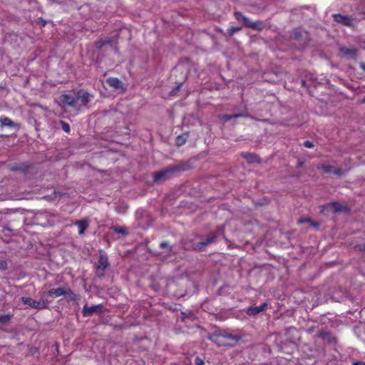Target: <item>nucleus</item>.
I'll return each instance as SVG.
<instances>
[{"instance_id":"nucleus-1","label":"nucleus","mask_w":365,"mask_h":365,"mask_svg":"<svg viewBox=\"0 0 365 365\" xmlns=\"http://www.w3.org/2000/svg\"><path fill=\"white\" fill-rule=\"evenodd\" d=\"M331 16L334 21L347 27L353 26V21L355 20L351 16L341 14H333Z\"/></svg>"},{"instance_id":"nucleus-2","label":"nucleus","mask_w":365,"mask_h":365,"mask_svg":"<svg viewBox=\"0 0 365 365\" xmlns=\"http://www.w3.org/2000/svg\"><path fill=\"white\" fill-rule=\"evenodd\" d=\"M21 299L24 304L34 309H42L47 307L46 302L44 299L36 301L29 297H21Z\"/></svg>"},{"instance_id":"nucleus-3","label":"nucleus","mask_w":365,"mask_h":365,"mask_svg":"<svg viewBox=\"0 0 365 365\" xmlns=\"http://www.w3.org/2000/svg\"><path fill=\"white\" fill-rule=\"evenodd\" d=\"M293 38L304 44L309 40V34L302 28H297L293 31Z\"/></svg>"},{"instance_id":"nucleus-4","label":"nucleus","mask_w":365,"mask_h":365,"mask_svg":"<svg viewBox=\"0 0 365 365\" xmlns=\"http://www.w3.org/2000/svg\"><path fill=\"white\" fill-rule=\"evenodd\" d=\"M210 339L214 342L217 343L220 346H225L231 344L230 343L225 342V339H231L232 341H236V338L232 335L228 334H221V335H215L210 337Z\"/></svg>"},{"instance_id":"nucleus-5","label":"nucleus","mask_w":365,"mask_h":365,"mask_svg":"<svg viewBox=\"0 0 365 365\" xmlns=\"http://www.w3.org/2000/svg\"><path fill=\"white\" fill-rule=\"evenodd\" d=\"M59 99L64 106L70 107H76L77 106L76 96L70 94H63L60 96Z\"/></svg>"},{"instance_id":"nucleus-6","label":"nucleus","mask_w":365,"mask_h":365,"mask_svg":"<svg viewBox=\"0 0 365 365\" xmlns=\"http://www.w3.org/2000/svg\"><path fill=\"white\" fill-rule=\"evenodd\" d=\"M89 97V93L83 89L78 91L76 93L77 101L79 100L81 101V105L83 106H87V104L90 101Z\"/></svg>"},{"instance_id":"nucleus-7","label":"nucleus","mask_w":365,"mask_h":365,"mask_svg":"<svg viewBox=\"0 0 365 365\" xmlns=\"http://www.w3.org/2000/svg\"><path fill=\"white\" fill-rule=\"evenodd\" d=\"M102 309V306L98 305H93L91 307L84 306L83 309V315L84 317H90L94 313L96 312H101Z\"/></svg>"},{"instance_id":"nucleus-8","label":"nucleus","mask_w":365,"mask_h":365,"mask_svg":"<svg viewBox=\"0 0 365 365\" xmlns=\"http://www.w3.org/2000/svg\"><path fill=\"white\" fill-rule=\"evenodd\" d=\"M106 82L110 87L115 90L121 89L124 91L123 82L117 78L109 77L106 79Z\"/></svg>"},{"instance_id":"nucleus-9","label":"nucleus","mask_w":365,"mask_h":365,"mask_svg":"<svg viewBox=\"0 0 365 365\" xmlns=\"http://www.w3.org/2000/svg\"><path fill=\"white\" fill-rule=\"evenodd\" d=\"M268 306V304L267 302L263 303L259 307H250L247 309V314L250 316H254L256 315L263 311H264Z\"/></svg>"},{"instance_id":"nucleus-10","label":"nucleus","mask_w":365,"mask_h":365,"mask_svg":"<svg viewBox=\"0 0 365 365\" xmlns=\"http://www.w3.org/2000/svg\"><path fill=\"white\" fill-rule=\"evenodd\" d=\"M246 27L252 29V30L261 31L265 28V24L262 21H252L249 19Z\"/></svg>"},{"instance_id":"nucleus-11","label":"nucleus","mask_w":365,"mask_h":365,"mask_svg":"<svg viewBox=\"0 0 365 365\" xmlns=\"http://www.w3.org/2000/svg\"><path fill=\"white\" fill-rule=\"evenodd\" d=\"M326 207L328 210H330L333 212H343L346 210V207L343 206L339 202L329 203L327 205Z\"/></svg>"},{"instance_id":"nucleus-12","label":"nucleus","mask_w":365,"mask_h":365,"mask_svg":"<svg viewBox=\"0 0 365 365\" xmlns=\"http://www.w3.org/2000/svg\"><path fill=\"white\" fill-rule=\"evenodd\" d=\"M215 239V235H211L205 240H202V241L200 242L199 243L196 244L195 246L194 247V248L195 250H202L205 248V247H206L209 244L214 242Z\"/></svg>"},{"instance_id":"nucleus-13","label":"nucleus","mask_w":365,"mask_h":365,"mask_svg":"<svg viewBox=\"0 0 365 365\" xmlns=\"http://www.w3.org/2000/svg\"><path fill=\"white\" fill-rule=\"evenodd\" d=\"M0 124L1 126H7L9 128H19V125L18 123H14L12 121L9 117L6 116H1L0 118Z\"/></svg>"},{"instance_id":"nucleus-14","label":"nucleus","mask_w":365,"mask_h":365,"mask_svg":"<svg viewBox=\"0 0 365 365\" xmlns=\"http://www.w3.org/2000/svg\"><path fill=\"white\" fill-rule=\"evenodd\" d=\"M65 289H66L62 288V287L51 289L50 290L48 291L47 295L48 297H51L53 298L63 296L65 294Z\"/></svg>"},{"instance_id":"nucleus-15","label":"nucleus","mask_w":365,"mask_h":365,"mask_svg":"<svg viewBox=\"0 0 365 365\" xmlns=\"http://www.w3.org/2000/svg\"><path fill=\"white\" fill-rule=\"evenodd\" d=\"M75 225H77V227H78V234L79 235H83L84 231H85V230L88 226V222L87 220H83L76 221L75 222Z\"/></svg>"},{"instance_id":"nucleus-16","label":"nucleus","mask_w":365,"mask_h":365,"mask_svg":"<svg viewBox=\"0 0 365 365\" xmlns=\"http://www.w3.org/2000/svg\"><path fill=\"white\" fill-rule=\"evenodd\" d=\"M170 170H163L154 174V181L159 182L161 180H165L168 178L170 174Z\"/></svg>"},{"instance_id":"nucleus-17","label":"nucleus","mask_w":365,"mask_h":365,"mask_svg":"<svg viewBox=\"0 0 365 365\" xmlns=\"http://www.w3.org/2000/svg\"><path fill=\"white\" fill-rule=\"evenodd\" d=\"M66 299L68 301H76L79 299L78 295L74 294L71 289H65L64 295Z\"/></svg>"},{"instance_id":"nucleus-18","label":"nucleus","mask_w":365,"mask_h":365,"mask_svg":"<svg viewBox=\"0 0 365 365\" xmlns=\"http://www.w3.org/2000/svg\"><path fill=\"white\" fill-rule=\"evenodd\" d=\"M323 169L325 173H334L338 175H341L343 174V172L341 170L336 169L332 166L324 165V166H323Z\"/></svg>"},{"instance_id":"nucleus-19","label":"nucleus","mask_w":365,"mask_h":365,"mask_svg":"<svg viewBox=\"0 0 365 365\" xmlns=\"http://www.w3.org/2000/svg\"><path fill=\"white\" fill-rule=\"evenodd\" d=\"M234 16L237 21H242L245 26H247L248 21L250 19L245 16H244L242 13H241L240 11H235Z\"/></svg>"},{"instance_id":"nucleus-20","label":"nucleus","mask_w":365,"mask_h":365,"mask_svg":"<svg viewBox=\"0 0 365 365\" xmlns=\"http://www.w3.org/2000/svg\"><path fill=\"white\" fill-rule=\"evenodd\" d=\"M108 259L106 256L101 255L99 258V265L98 267V269H101L102 271H104L105 269L108 267Z\"/></svg>"},{"instance_id":"nucleus-21","label":"nucleus","mask_w":365,"mask_h":365,"mask_svg":"<svg viewBox=\"0 0 365 365\" xmlns=\"http://www.w3.org/2000/svg\"><path fill=\"white\" fill-rule=\"evenodd\" d=\"M245 116L246 115L242 113H237V114H234V115L225 114V115H221L220 119L224 121H229V120H232V118H237L245 117Z\"/></svg>"},{"instance_id":"nucleus-22","label":"nucleus","mask_w":365,"mask_h":365,"mask_svg":"<svg viewBox=\"0 0 365 365\" xmlns=\"http://www.w3.org/2000/svg\"><path fill=\"white\" fill-rule=\"evenodd\" d=\"M241 157L244 158L245 160H259L258 156L256 155L248 153V152H243L240 154Z\"/></svg>"},{"instance_id":"nucleus-23","label":"nucleus","mask_w":365,"mask_h":365,"mask_svg":"<svg viewBox=\"0 0 365 365\" xmlns=\"http://www.w3.org/2000/svg\"><path fill=\"white\" fill-rule=\"evenodd\" d=\"M341 52L349 56H355L356 55V50L354 48H342L341 49Z\"/></svg>"},{"instance_id":"nucleus-24","label":"nucleus","mask_w":365,"mask_h":365,"mask_svg":"<svg viewBox=\"0 0 365 365\" xmlns=\"http://www.w3.org/2000/svg\"><path fill=\"white\" fill-rule=\"evenodd\" d=\"M111 43V40L110 39H108V40H103V39H99L98 40L96 43H95V47L98 49H101V48H103L105 45H107V44H110Z\"/></svg>"},{"instance_id":"nucleus-25","label":"nucleus","mask_w":365,"mask_h":365,"mask_svg":"<svg viewBox=\"0 0 365 365\" xmlns=\"http://www.w3.org/2000/svg\"><path fill=\"white\" fill-rule=\"evenodd\" d=\"M186 138L184 136V135H178L177 138H176V140H175V144L178 146V147H180L182 145H183L185 143H186Z\"/></svg>"},{"instance_id":"nucleus-26","label":"nucleus","mask_w":365,"mask_h":365,"mask_svg":"<svg viewBox=\"0 0 365 365\" xmlns=\"http://www.w3.org/2000/svg\"><path fill=\"white\" fill-rule=\"evenodd\" d=\"M59 124L61 125V128L62 130L66 133H69L70 131H71V129H70V125L68 123L63 121V120H60L59 121Z\"/></svg>"},{"instance_id":"nucleus-27","label":"nucleus","mask_w":365,"mask_h":365,"mask_svg":"<svg viewBox=\"0 0 365 365\" xmlns=\"http://www.w3.org/2000/svg\"><path fill=\"white\" fill-rule=\"evenodd\" d=\"M299 224L309 223L310 225L313 227H318V224L316 222H313L308 218H302L299 220Z\"/></svg>"},{"instance_id":"nucleus-28","label":"nucleus","mask_w":365,"mask_h":365,"mask_svg":"<svg viewBox=\"0 0 365 365\" xmlns=\"http://www.w3.org/2000/svg\"><path fill=\"white\" fill-rule=\"evenodd\" d=\"M53 197H49L48 200L56 201L59 200L61 197L63 196V195L60 192H53Z\"/></svg>"},{"instance_id":"nucleus-29","label":"nucleus","mask_w":365,"mask_h":365,"mask_svg":"<svg viewBox=\"0 0 365 365\" xmlns=\"http://www.w3.org/2000/svg\"><path fill=\"white\" fill-rule=\"evenodd\" d=\"M241 27H239V26H231L229 29H228V33H229V35L230 36H232L235 33L241 30Z\"/></svg>"},{"instance_id":"nucleus-30","label":"nucleus","mask_w":365,"mask_h":365,"mask_svg":"<svg viewBox=\"0 0 365 365\" xmlns=\"http://www.w3.org/2000/svg\"><path fill=\"white\" fill-rule=\"evenodd\" d=\"M36 23L41 25L42 27H44L46 25L47 21L42 17H38L36 19Z\"/></svg>"},{"instance_id":"nucleus-31","label":"nucleus","mask_w":365,"mask_h":365,"mask_svg":"<svg viewBox=\"0 0 365 365\" xmlns=\"http://www.w3.org/2000/svg\"><path fill=\"white\" fill-rule=\"evenodd\" d=\"M303 145L305 147V148H314V145L313 143V142L312 141H309V140H306L303 143Z\"/></svg>"},{"instance_id":"nucleus-32","label":"nucleus","mask_w":365,"mask_h":365,"mask_svg":"<svg viewBox=\"0 0 365 365\" xmlns=\"http://www.w3.org/2000/svg\"><path fill=\"white\" fill-rule=\"evenodd\" d=\"M180 88H181V85H178L175 88H174L172 91L170 92V94L173 96V95H175L177 93H178L180 90Z\"/></svg>"},{"instance_id":"nucleus-33","label":"nucleus","mask_w":365,"mask_h":365,"mask_svg":"<svg viewBox=\"0 0 365 365\" xmlns=\"http://www.w3.org/2000/svg\"><path fill=\"white\" fill-rule=\"evenodd\" d=\"M195 364L196 365H204V361L199 357H196L195 358Z\"/></svg>"},{"instance_id":"nucleus-34","label":"nucleus","mask_w":365,"mask_h":365,"mask_svg":"<svg viewBox=\"0 0 365 365\" xmlns=\"http://www.w3.org/2000/svg\"><path fill=\"white\" fill-rule=\"evenodd\" d=\"M114 231H115V232L121 233V234H123V235L126 234L125 230H124L123 228H118V227H115V228H114Z\"/></svg>"},{"instance_id":"nucleus-35","label":"nucleus","mask_w":365,"mask_h":365,"mask_svg":"<svg viewBox=\"0 0 365 365\" xmlns=\"http://www.w3.org/2000/svg\"><path fill=\"white\" fill-rule=\"evenodd\" d=\"M353 365H365V362L359 361V362L354 363Z\"/></svg>"},{"instance_id":"nucleus-36","label":"nucleus","mask_w":365,"mask_h":365,"mask_svg":"<svg viewBox=\"0 0 365 365\" xmlns=\"http://www.w3.org/2000/svg\"><path fill=\"white\" fill-rule=\"evenodd\" d=\"M168 246V243H166V242H162V243L160 244V247H167Z\"/></svg>"},{"instance_id":"nucleus-37","label":"nucleus","mask_w":365,"mask_h":365,"mask_svg":"<svg viewBox=\"0 0 365 365\" xmlns=\"http://www.w3.org/2000/svg\"><path fill=\"white\" fill-rule=\"evenodd\" d=\"M361 68L365 71V63H361Z\"/></svg>"},{"instance_id":"nucleus-38","label":"nucleus","mask_w":365,"mask_h":365,"mask_svg":"<svg viewBox=\"0 0 365 365\" xmlns=\"http://www.w3.org/2000/svg\"><path fill=\"white\" fill-rule=\"evenodd\" d=\"M6 319V317H0V319Z\"/></svg>"},{"instance_id":"nucleus-39","label":"nucleus","mask_w":365,"mask_h":365,"mask_svg":"<svg viewBox=\"0 0 365 365\" xmlns=\"http://www.w3.org/2000/svg\"><path fill=\"white\" fill-rule=\"evenodd\" d=\"M363 103H365V96H364V98H363Z\"/></svg>"},{"instance_id":"nucleus-40","label":"nucleus","mask_w":365,"mask_h":365,"mask_svg":"<svg viewBox=\"0 0 365 365\" xmlns=\"http://www.w3.org/2000/svg\"><path fill=\"white\" fill-rule=\"evenodd\" d=\"M364 19H365V18H364Z\"/></svg>"}]
</instances>
